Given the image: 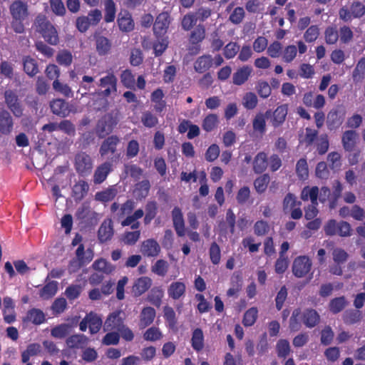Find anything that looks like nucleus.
<instances>
[{
  "label": "nucleus",
  "instance_id": "obj_1",
  "mask_svg": "<svg viewBox=\"0 0 365 365\" xmlns=\"http://www.w3.org/2000/svg\"><path fill=\"white\" fill-rule=\"evenodd\" d=\"M11 16L10 26L16 34L25 31V24L28 21L30 11L27 2L22 0H14L9 6Z\"/></svg>",
  "mask_w": 365,
  "mask_h": 365
},
{
  "label": "nucleus",
  "instance_id": "obj_47",
  "mask_svg": "<svg viewBox=\"0 0 365 365\" xmlns=\"http://www.w3.org/2000/svg\"><path fill=\"white\" fill-rule=\"evenodd\" d=\"M92 267L97 272H102L104 274H110L111 273L114 268L111 265L110 263L107 262L105 259L101 258L96 260L93 264Z\"/></svg>",
  "mask_w": 365,
  "mask_h": 365
},
{
  "label": "nucleus",
  "instance_id": "obj_2",
  "mask_svg": "<svg viewBox=\"0 0 365 365\" xmlns=\"http://www.w3.org/2000/svg\"><path fill=\"white\" fill-rule=\"evenodd\" d=\"M34 25L36 31L39 33L48 43L53 46L58 43V31L46 15L38 14L34 20Z\"/></svg>",
  "mask_w": 365,
  "mask_h": 365
},
{
  "label": "nucleus",
  "instance_id": "obj_37",
  "mask_svg": "<svg viewBox=\"0 0 365 365\" xmlns=\"http://www.w3.org/2000/svg\"><path fill=\"white\" fill-rule=\"evenodd\" d=\"M58 282L51 281L46 283L39 291V297L43 299L53 297L57 292Z\"/></svg>",
  "mask_w": 365,
  "mask_h": 365
},
{
  "label": "nucleus",
  "instance_id": "obj_49",
  "mask_svg": "<svg viewBox=\"0 0 365 365\" xmlns=\"http://www.w3.org/2000/svg\"><path fill=\"white\" fill-rule=\"evenodd\" d=\"M56 61L61 66L68 67L73 62V56L70 51L66 49L61 50L56 56Z\"/></svg>",
  "mask_w": 365,
  "mask_h": 365
},
{
  "label": "nucleus",
  "instance_id": "obj_16",
  "mask_svg": "<svg viewBox=\"0 0 365 365\" xmlns=\"http://www.w3.org/2000/svg\"><path fill=\"white\" fill-rule=\"evenodd\" d=\"M117 23L119 29L123 32H130L134 29L135 24L129 11H121L118 16Z\"/></svg>",
  "mask_w": 365,
  "mask_h": 365
},
{
  "label": "nucleus",
  "instance_id": "obj_60",
  "mask_svg": "<svg viewBox=\"0 0 365 365\" xmlns=\"http://www.w3.org/2000/svg\"><path fill=\"white\" fill-rule=\"evenodd\" d=\"M361 313L358 310H347L343 315V320L346 324H354L360 321Z\"/></svg>",
  "mask_w": 365,
  "mask_h": 365
},
{
  "label": "nucleus",
  "instance_id": "obj_19",
  "mask_svg": "<svg viewBox=\"0 0 365 365\" xmlns=\"http://www.w3.org/2000/svg\"><path fill=\"white\" fill-rule=\"evenodd\" d=\"M252 71V68L247 65L237 68L232 75V83L235 86L243 85L251 76Z\"/></svg>",
  "mask_w": 365,
  "mask_h": 365
},
{
  "label": "nucleus",
  "instance_id": "obj_25",
  "mask_svg": "<svg viewBox=\"0 0 365 365\" xmlns=\"http://www.w3.org/2000/svg\"><path fill=\"white\" fill-rule=\"evenodd\" d=\"M164 96L163 91L160 88L153 91L150 95V101L154 103V110L158 113H161L166 108Z\"/></svg>",
  "mask_w": 365,
  "mask_h": 365
},
{
  "label": "nucleus",
  "instance_id": "obj_21",
  "mask_svg": "<svg viewBox=\"0 0 365 365\" xmlns=\"http://www.w3.org/2000/svg\"><path fill=\"white\" fill-rule=\"evenodd\" d=\"M156 316L155 309L151 307L143 308L140 314L139 328L143 329L153 324Z\"/></svg>",
  "mask_w": 365,
  "mask_h": 365
},
{
  "label": "nucleus",
  "instance_id": "obj_17",
  "mask_svg": "<svg viewBox=\"0 0 365 365\" xmlns=\"http://www.w3.org/2000/svg\"><path fill=\"white\" fill-rule=\"evenodd\" d=\"M358 133L354 130H345L341 135V144L346 152L354 150L357 143Z\"/></svg>",
  "mask_w": 365,
  "mask_h": 365
},
{
  "label": "nucleus",
  "instance_id": "obj_22",
  "mask_svg": "<svg viewBox=\"0 0 365 365\" xmlns=\"http://www.w3.org/2000/svg\"><path fill=\"white\" fill-rule=\"evenodd\" d=\"M185 292L186 285L182 282H173L168 287V294L173 300H178L185 297Z\"/></svg>",
  "mask_w": 365,
  "mask_h": 365
},
{
  "label": "nucleus",
  "instance_id": "obj_27",
  "mask_svg": "<svg viewBox=\"0 0 365 365\" xmlns=\"http://www.w3.org/2000/svg\"><path fill=\"white\" fill-rule=\"evenodd\" d=\"M287 112V104L277 106L273 112L272 118L271 120L272 126L274 128L280 126L285 121Z\"/></svg>",
  "mask_w": 365,
  "mask_h": 365
},
{
  "label": "nucleus",
  "instance_id": "obj_35",
  "mask_svg": "<svg viewBox=\"0 0 365 365\" xmlns=\"http://www.w3.org/2000/svg\"><path fill=\"white\" fill-rule=\"evenodd\" d=\"M365 78V56L361 57L357 62L353 72L352 79L355 83L361 82Z\"/></svg>",
  "mask_w": 365,
  "mask_h": 365
},
{
  "label": "nucleus",
  "instance_id": "obj_3",
  "mask_svg": "<svg viewBox=\"0 0 365 365\" xmlns=\"http://www.w3.org/2000/svg\"><path fill=\"white\" fill-rule=\"evenodd\" d=\"M120 143V138L116 135L108 136L102 142L99 154L102 158H107L108 162H117L119 160L120 153L118 152L117 147Z\"/></svg>",
  "mask_w": 365,
  "mask_h": 365
},
{
  "label": "nucleus",
  "instance_id": "obj_41",
  "mask_svg": "<svg viewBox=\"0 0 365 365\" xmlns=\"http://www.w3.org/2000/svg\"><path fill=\"white\" fill-rule=\"evenodd\" d=\"M105 6V15L104 21L106 23H111L114 21L116 13V6L113 0H106Z\"/></svg>",
  "mask_w": 365,
  "mask_h": 365
},
{
  "label": "nucleus",
  "instance_id": "obj_42",
  "mask_svg": "<svg viewBox=\"0 0 365 365\" xmlns=\"http://www.w3.org/2000/svg\"><path fill=\"white\" fill-rule=\"evenodd\" d=\"M347 302L344 296L332 299L329 304V311L333 314H338L346 306Z\"/></svg>",
  "mask_w": 365,
  "mask_h": 365
},
{
  "label": "nucleus",
  "instance_id": "obj_51",
  "mask_svg": "<svg viewBox=\"0 0 365 365\" xmlns=\"http://www.w3.org/2000/svg\"><path fill=\"white\" fill-rule=\"evenodd\" d=\"M76 255L77 259L79 261L83 262L85 263H89L93 257V253L91 249H88L86 252H85L84 245L83 244H80L78 247Z\"/></svg>",
  "mask_w": 365,
  "mask_h": 365
},
{
  "label": "nucleus",
  "instance_id": "obj_50",
  "mask_svg": "<svg viewBox=\"0 0 365 365\" xmlns=\"http://www.w3.org/2000/svg\"><path fill=\"white\" fill-rule=\"evenodd\" d=\"M276 350L278 357L286 359L291 351L288 340L279 339L276 344Z\"/></svg>",
  "mask_w": 365,
  "mask_h": 365
},
{
  "label": "nucleus",
  "instance_id": "obj_8",
  "mask_svg": "<svg viewBox=\"0 0 365 365\" xmlns=\"http://www.w3.org/2000/svg\"><path fill=\"white\" fill-rule=\"evenodd\" d=\"M346 115V110L343 106H337L331 109L327 115V125L330 130L339 128L343 123Z\"/></svg>",
  "mask_w": 365,
  "mask_h": 365
},
{
  "label": "nucleus",
  "instance_id": "obj_10",
  "mask_svg": "<svg viewBox=\"0 0 365 365\" xmlns=\"http://www.w3.org/2000/svg\"><path fill=\"white\" fill-rule=\"evenodd\" d=\"M173 227L178 237H184L185 235V226L183 215L179 207H175L171 212Z\"/></svg>",
  "mask_w": 365,
  "mask_h": 365
},
{
  "label": "nucleus",
  "instance_id": "obj_11",
  "mask_svg": "<svg viewBox=\"0 0 365 365\" xmlns=\"http://www.w3.org/2000/svg\"><path fill=\"white\" fill-rule=\"evenodd\" d=\"M5 102L7 107L16 117H20L23 114V110L19 102L18 96L12 91H6L4 93Z\"/></svg>",
  "mask_w": 365,
  "mask_h": 365
},
{
  "label": "nucleus",
  "instance_id": "obj_64",
  "mask_svg": "<svg viewBox=\"0 0 365 365\" xmlns=\"http://www.w3.org/2000/svg\"><path fill=\"white\" fill-rule=\"evenodd\" d=\"M218 123V118L216 114L207 115L202 121V128L207 132H210L215 129Z\"/></svg>",
  "mask_w": 365,
  "mask_h": 365
},
{
  "label": "nucleus",
  "instance_id": "obj_55",
  "mask_svg": "<svg viewBox=\"0 0 365 365\" xmlns=\"http://www.w3.org/2000/svg\"><path fill=\"white\" fill-rule=\"evenodd\" d=\"M320 34L319 28L317 25H312L305 31L303 38L307 43L314 42Z\"/></svg>",
  "mask_w": 365,
  "mask_h": 365
},
{
  "label": "nucleus",
  "instance_id": "obj_26",
  "mask_svg": "<svg viewBox=\"0 0 365 365\" xmlns=\"http://www.w3.org/2000/svg\"><path fill=\"white\" fill-rule=\"evenodd\" d=\"M89 185L85 180H79L72 187V197L75 202H81L88 194Z\"/></svg>",
  "mask_w": 365,
  "mask_h": 365
},
{
  "label": "nucleus",
  "instance_id": "obj_28",
  "mask_svg": "<svg viewBox=\"0 0 365 365\" xmlns=\"http://www.w3.org/2000/svg\"><path fill=\"white\" fill-rule=\"evenodd\" d=\"M14 122L11 115L8 111L0 112V133L9 135L12 131Z\"/></svg>",
  "mask_w": 365,
  "mask_h": 365
},
{
  "label": "nucleus",
  "instance_id": "obj_14",
  "mask_svg": "<svg viewBox=\"0 0 365 365\" xmlns=\"http://www.w3.org/2000/svg\"><path fill=\"white\" fill-rule=\"evenodd\" d=\"M153 281L149 277L138 278L132 287V292L135 297H138L145 293L152 286Z\"/></svg>",
  "mask_w": 365,
  "mask_h": 365
},
{
  "label": "nucleus",
  "instance_id": "obj_34",
  "mask_svg": "<svg viewBox=\"0 0 365 365\" xmlns=\"http://www.w3.org/2000/svg\"><path fill=\"white\" fill-rule=\"evenodd\" d=\"M191 346L197 352L201 351L204 348V334L200 328L194 329L192 334Z\"/></svg>",
  "mask_w": 365,
  "mask_h": 365
},
{
  "label": "nucleus",
  "instance_id": "obj_48",
  "mask_svg": "<svg viewBox=\"0 0 365 365\" xmlns=\"http://www.w3.org/2000/svg\"><path fill=\"white\" fill-rule=\"evenodd\" d=\"M258 315V310L256 307H251L247 309L243 316L242 324L245 327H251L252 326L257 319Z\"/></svg>",
  "mask_w": 365,
  "mask_h": 365
},
{
  "label": "nucleus",
  "instance_id": "obj_12",
  "mask_svg": "<svg viewBox=\"0 0 365 365\" xmlns=\"http://www.w3.org/2000/svg\"><path fill=\"white\" fill-rule=\"evenodd\" d=\"M22 322L24 324L31 323L34 325H40L46 322V315L40 309L32 308L27 311Z\"/></svg>",
  "mask_w": 365,
  "mask_h": 365
},
{
  "label": "nucleus",
  "instance_id": "obj_24",
  "mask_svg": "<svg viewBox=\"0 0 365 365\" xmlns=\"http://www.w3.org/2000/svg\"><path fill=\"white\" fill-rule=\"evenodd\" d=\"M112 171V163L106 161L97 167L93 175V182L96 185L102 183Z\"/></svg>",
  "mask_w": 365,
  "mask_h": 365
},
{
  "label": "nucleus",
  "instance_id": "obj_38",
  "mask_svg": "<svg viewBox=\"0 0 365 365\" xmlns=\"http://www.w3.org/2000/svg\"><path fill=\"white\" fill-rule=\"evenodd\" d=\"M205 37V28L203 25H197L190 35V42L192 45H198Z\"/></svg>",
  "mask_w": 365,
  "mask_h": 365
},
{
  "label": "nucleus",
  "instance_id": "obj_29",
  "mask_svg": "<svg viewBox=\"0 0 365 365\" xmlns=\"http://www.w3.org/2000/svg\"><path fill=\"white\" fill-rule=\"evenodd\" d=\"M253 171L256 174H261L267 168V155L264 152L258 153L253 160Z\"/></svg>",
  "mask_w": 365,
  "mask_h": 365
},
{
  "label": "nucleus",
  "instance_id": "obj_31",
  "mask_svg": "<svg viewBox=\"0 0 365 365\" xmlns=\"http://www.w3.org/2000/svg\"><path fill=\"white\" fill-rule=\"evenodd\" d=\"M70 349H83L88 343V338L83 334H73L66 341Z\"/></svg>",
  "mask_w": 365,
  "mask_h": 365
},
{
  "label": "nucleus",
  "instance_id": "obj_52",
  "mask_svg": "<svg viewBox=\"0 0 365 365\" xmlns=\"http://www.w3.org/2000/svg\"><path fill=\"white\" fill-rule=\"evenodd\" d=\"M269 180L270 178L268 174H263L257 178L254 181V186L256 191L259 194L263 193L267 188Z\"/></svg>",
  "mask_w": 365,
  "mask_h": 365
},
{
  "label": "nucleus",
  "instance_id": "obj_30",
  "mask_svg": "<svg viewBox=\"0 0 365 365\" xmlns=\"http://www.w3.org/2000/svg\"><path fill=\"white\" fill-rule=\"evenodd\" d=\"M164 291L161 287H153L147 296V300L152 305L159 308L162 304Z\"/></svg>",
  "mask_w": 365,
  "mask_h": 365
},
{
  "label": "nucleus",
  "instance_id": "obj_43",
  "mask_svg": "<svg viewBox=\"0 0 365 365\" xmlns=\"http://www.w3.org/2000/svg\"><path fill=\"white\" fill-rule=\"evenodd\" d=\"M339 38V31L336 26H329L325 29L324 40L327 44H335Z\"/></svg>",
  "mask_w": 365,
  "mask_h": 365
},
{
  "label": "nucleus",
  "instance_id": "obj_5",
  "mask_svg": "<svg viewBox=\"0 0 365 365\" xmlns=\"http://www.w3.org/2000/svg\"><path fill=\"white\" fill-rule=\"evenodd\" d=\"M117 82L118 79L113 73H109L107 76L101 78L98 86L105 89L98 91L97 94L98 96L105 98V106L107 105L106 98L112 93L117 92Z\"/></svg>",
  "mask_w": 365,
  "mask_h": 365
},
{
  "label": "nucleus",
  "instance_id": "obj_23",
  "mask_svg": "<svg viewBox=\"0 0 365 365\" xmlns=\"http://www.w3.org/2000/svg\"><path fill=\"white\" fill-rule=\"evenodd\" d=\"M301 319L307 328L316 327L320 321V316L314 309H307L301 314Z\"/></svg>",
  "mask_w": 365,
  "mask_h": 365
},
{
  "label": "nucleus",
  "instance_id": "obj_45",
  "mask_svg": "<svg viewBox=\"0 0 365 365\" xmlns=\"http://www.w3.org/2000/svg\"><path fill=\"white\" fill-rule=\"evenodd\" d=\"M158 213V204L155 201H148L145 205V215L144 223L148 225L155 217Z\"/></svg>",
  "mask_w": 365,
  "mask_h": 365
},
{
  "label": "nucleus",
  "instance_id": "obj_18",
  "mask_svg": "<svg viewBox=\"0 0 365 365\" xmlns=\"http://www.w3.org/2000/svg\"><path fill=\"white\" fill-rule=\"evenodd\" d=\"M113 222L110 219L105 220L98 230V239L101 243L106 242L111 240L113 235Z\"/></svg>",
  "mask_w": 365,
  "mask_h": 365
},
{
  "label": "nucleus",
  "instance_id": "obj_15",
  "mask_svg": "<svg viewBox=\"0 0 365 365\" xmlns=\"http://www.w3.org/2000/svg\"><path fill=\"white\" fill-rule=\"evenodd\" d=\"M123 319L120 317L119 312H113L106 319L103 329L105 331H118L124 326Z\"/></svg>",
  "mask_w": 365,
  "mask_h": 365
},
{
  "label": "nucleus",
  "instance_id": "obj_46",
  "mask_svg": "<svg viewBox=\"0 0 365 365\" xmlns=\"http://www.w3.org/2000/svg\"><path fill=\"white\" fill-rule=\"evenodd\" d=\"M150 189V183L148 180H143L135 184V193L136 196L140 198H145Z\"/></svg>",
  "mask_w": 365,
  "mask_h": 365
},
{
  "label": "nucleus",
  "instance_id": "obj_59",
  "mask_svg": "<svg viewBox=\"0 0 365 365\" xmlns=\"http://www.w3.org/2000/svg\"><path fill=\"white\" fill-rule=\"evenodd\" d=\"M169 264L164 259H158L151 267V271L158 276L164 277L168 270Z\"/></svg>",
  "mask_w": 365,
  "mask_h": 365
},
{
  "label": "nucleus",
  "instance_id": "obj_63",
  "mask_svg": "<svg viewBox=\"0 0 365 365\" xmlns=\"http://www.w3.org/2000/svg\"><path fill=\"white\" fill-rule=\"evenodd\" d=\"M140 231L125 232L122 235V242L127 245H134L140 239Z\"/></svg>",
  "mask_w": 365,
  "mask_h": 365
},
{
  "label": "nucleus",
  "instance_id": "obj_20",
  "mask_svg": "<svg viewBox=\"0 0 365 365\" xmlns=\"http://www.w3.org/2000/svg\"><path fill=\"white\" fill-rule=\"evenodd\" d=\"M50 108L51 112L60 117H66L70 114L68 103L65 100L56 98L51 101Z\"/></svg>",
  "mask_w": 365,
  "mask_h": 365
},
{
  "label": "nucleus",
  "instance_id": "obj_9",
  "mask_svg": "<svg viewBox=\"0 0 365 365\" xmlns=\"http://www.w3.org/2000/svg\"><path fill=\"white\" fill-rule=\"evenodd\" d=\"M312 266V263L307 256H299L293 262V274L298 278L303 277L309 272Z\"/></svg>",
  "mask_w": 365,
  "mask_h": 365
},
{
  "label": "nucleus",
  "instance_id": "obj_44",
  "mask_svg": "<svg viewBox=\"0 0 365 365\" xmlns=\"http://www.w3.org/2000/svg\"><path fill=\"white\" fill-rule=\"evenodd\" d=\"M301 202L297 201L295 195L291 192L287 193L282 202L283 212L287 214L296 206H300Z\"/></svg>",
  "mask_w": 365,
  "mask_h": 365
},
{
  "label": "nucleus",
  "instance_id": "obj_36",
  "mask_svg": "<svg viewBox=\"0 0 365 365\" xmlns=\"http://www.w3.org/2000/svg\"><path fill=\"white\" fill-rule=\"evenodd\" d=\"M319 195V188L317 186L310 187L305 186L301 192V199L307 201L309 199L311 200L312 204H318L317 199Z\"/></svg>",
  "mask_w": 365,
  "mask_h": 365
},
{
  "label": "nucleus",
  "instance_id": "obj_57",
  "mask_svg": "<svg viewBox=\"0 0 365 365\" xmlns=\"http://www.w3.org/2000/svg\"><path fill=\"white\" fill-rule=\"evenodd\" d=\"M210 259L212 263L217 265L221 259V250L216 242H212L209 249Z\"/></svg>",
  "mask_w": 365,
  "mask_h": 365
},
{
  "label": "nucleus",
  "instance_id": "obj_58",
  "mask_svg": "<svg viewBox=\"0 0 365 365\" xmlns=\"http://www.w3.org/2000/svg\"><path fill=\"white\" fill-rule=\"evenodd\" d=\"M258 103L257 97L253 92H247L242 98V105L247 110L254 109Z\"/></svg>",
  "mask_w": 365,
  "mask_h": 365
},
{
  "label": "nucleus",
  "instance_id": "obj_40",
  "mask_svg": "<svg viewBox=\"0 0 365 365\" xmlns=\"http://www.w3.org/2000/svg\"><path fill=\"white\" fill-rule=\"evenodd\" d=\"M23 65L24 71L28 76L33 77L38 73V68L37 62L31 56H26L24 58Z\"/></svg>",
  "mask_w": 365,
  "mask_h": 365
},
{
  "label": "nucleus",
  "instance_id": "obj_39",
  "mask_svg": "<svg viewBox=\"0 0 365 365\" xmlns=\"http://www.w3.org/2000/svg\"><path fill=\"white\" fill-rule=\"evenodd\" d=\"M96 46L98 53L101 56L107 54L111 48L110 41L105 36H99L96 38Z\"/></svg>",
  "mask_w": 365,
  "mask_h": 365
},
{
  "label": "nucleus",
  "instance_id": "obj_6",
  "mask_svg": "<svg viewBox=\"0 0 365 365\" xmlns=\"http://www.w3.org/2000/svg\"><path fill=\"white\" fill-rule=\"evenodd\" d=\"M75 169L81 176H87L91 174L93 169V160L85 152H80L75 156Z\"/></svg>",
  "mask_w": 365,
  "mask_h": 365
},
{
  "label": "nucleus",
  "instance_id": "obj_54",
  "mask_svg": "<svg viewBox=\"0 0 365 365\" xmlns=\"http://www.w3.org/2000/svg\"><path fill=\"white\" fill-rule=\"evenodd\" d=\"M141 123L145 127L152 128L158 124V119L150 111H145L141 116Z\"/></svg>",
  "mask_w": 365,
  "mask_h": 365
},
{
  "label": "nucleus",
  "instance_id": "obj_32",
  "mask_svg": "<svg viewBox=\"0 0 365 365\" xmlns=\"http://www.w3.org/2000/svg\"><path fill=\"white\" fill-rule=\"evenodd\" d=\"M212 58L210 55H203L197 58L194 63L195 71L202 73L207 71L212 65Z\"/></svg>",
  "mask_w": 365,
  "mask_h": 365
},
{
  "label": "nucleus",
  "instance_id": "obj_53",
  "mask_svg": "<svg viewBox=\"0 0 365 365\" xmlns=\"http://www.w3.org/2000/svg\"><path fill=\"white\" fill-rule=\"evenodd\" d=\"M71 331V326L68 324H61L53 327L51 334V336L57 339L65 338Z\"/></svg>",
  "mask_w": 365,
  "mask_h": 365
},
{
  "label": "nucleus",
  "instance_id": "obj_56",
  "mask_svg": "<svg viewBox=\"0 0 365 365\" xmlns=\"http://www.w3.org/2000/svg\"><path fill=\"white\" fill-rule=\"evenodd\" d=\"M232 287L227 291L228 297L237 296L242 289V277L240 275L233 276L231 278Z\"/></svg>",
  "mask_w": 365,
  "mask_h": 365
},
{
  "label": "nucleus",
  "instance_id": "obj_4",
  "mask_svg": "<svg viewBox=\"0 0 365 365\" xmlns=\"http://www.w3.org/2000/svg\"><path fill=\"white\" fill-rule=\"evenodd\" d=\"M118 123V118L112 113H106L97 122L96 133L98 138H104L110 134Z\"/></svg>",
  "mask_w": 365,
  "mask_h": 365
},
{
  "label": "nucleus",
  "instance_id": "obj_7",
  "mask_svg": "<svg viewBox=\"0 0 365 365\" xmlns=\"http://www.w3.org/2000/svg\"><path fill=\"white\" fill-rule=\"evenodd\" d=\"M171 18L168 12L163 11L159 14L153 23V33L157 38L165 37L169 26Z\"/></svg>",
  "mask_w": 365,
  "mask_h": 365
},
{
  "label": "nucleus",
  "instance_id": "obj_13",
  "mask_svg": "<svg viewBox=\"0 0 365 365\" xmlns=\"http://www.w3.org/2000/svg\"><path fill=\"white\" fill-rule=\"evenodd\" d=\"M140 252L145 257H155L160 252V247L155 240L148 239L142 242Z\"/></svg>",
  "mask_w": 365,
  "mask_h": 365
},
{
  "label": "nucleus",
  "instance_id": "obj_62",
  "mask_svg": "<svg viewBox=\"0 0 365 365\" xmlns=\"http://www.w3.org/2000/svg\"><path fill=\"white\" fill-rule=\"evenodd\" d=\"M163 337L162 332L160 329L156 327L148 328L143 334V338L145 341H155Z\"/></svg>",
  "mask_w": 365,
  "mask_h": 365
},
{
  "label": "nucleus",
  "instance_id": "obj_33",
  "mask_svg": "<svg viewBox=\"0 0 365 365\" xmlns=\"http://www.w3.org/2000/svg\"><path fill=\"white\" fill-rule=\"evenodd\" d=\"M86 319H88V328L90 333L91 334L98 333L103 324L101 317L97 314L91 312L90 313L86 314Z\"/></svg>",
  "mask_w": 365,
  "mask_h": 365
},
{
  "label": "nucleus",
  "instance_id": "obj_61",
  "mask_svg": "<svg viewBox=\"0 0 365 365\" xmlns=\"http://www.w3.org/2000/svg\"><path fill=\"white\" fill-rule=\"evenodd\" d=\"M296 173L300 180H305L309 175L308 165L305 158H300L296 164Z\"/></svg>",
  "mask_w": 365,
  "mask_h": 365
}]
</instances>
